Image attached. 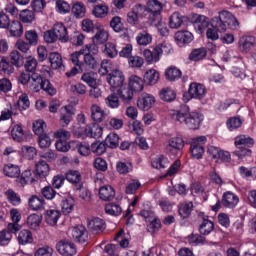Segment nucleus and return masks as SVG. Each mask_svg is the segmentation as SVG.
Returning <instances> with one entry per match:
<instances>
[{
	"mask_svg": "<svg viewBox=\"0 0 256 256\" xmlns=\"http://www.w3.org/2000/svg\"><path fill=\"white\" fill-rule=\"evenodd\" d=\"M171 117L174 121H178V123H182L188 127V129L197 130L201 127V123H203V114L197 111H190L189 106L181 105L180 108L173 113H171Z\"/></svg>",
	"mask_w": 256,
	"mask_h": 256,
	"instance_id": "1",
	"label": "nucleus"
},
{
	"mask_svg": "<svg viewBox=\"0 0 256 256\" xmlns=\"http://www.w3.org/2000/svg\"><path fill=\"white\" fill-rule=\"evenodd\" d=\"M227 25L229 29L233 31L239 29V21L229 11L224 10L220 12L219 15L214 17L211 21V27H215L220 33L227 31Z\"/></svg>",
	"mask_w": 256,
	"mask_h": 256,
	"instance_id": "2",
	"label": "nucleus"
},
{
	"mask_svg": "<svg viewBox=\"0 0 256 256\" xmlns=\"http://www.w3.org/2000/svg\"><path fill=\"white\" fill-rule=\"evenodd\" d=\"M164 53L166 55H168V53H171V46H168L167 44H158L152 50L145 49L143 51V56L146 63H148V65H151V63H158V61H161V56Z\"/></svg>",
	"mask_w": 256,
	"mask_h": 256,
	"instance_id": "3",
	"label": "nucleus"
},
{
	"mask_svg": "<svg viewBox=\"0 0 256 256\" xmlns=\"http://www.w3.org/2000/svg\"><path fill=\"white\" fill-rule=\"evenodd\" d=\"M107 83L110 85L111 91L115 92L125 83V75L120 70H113L110 74L106 77Z\"/></svg>",
	"mask_w": 256,
	"mask_h": 256,
	"instance_id": "4",
	"label": "nucleus"
},
{
	"mask_svg": "<svg viewBox=\"0 0 256 256\" xmlns=\"http://www.w3.org/2000/svg\"><path fill=\"white\" fill-rule=\"evenodd\" d=\"M66 179L69 183H72L74 191H80L87 193V188L83 186L81 181V173L77 170H70L66 173Z\"/></svg>",
	"mask_w": 256,
	"mask_h": 256,
	"instance_id": "5",
	"label": "nucleus"
},
{
	"mask_svg": "<svg viewBox=\"0 0 256 256\" xmlns=\"http://www.w3.org/2000/svg\"><path fill=\"white\" fill-rule=\"evenodd\" d=\"M147 9L150 13L149 18L152 21L159 23L161 21V11L163 9V4L159 0H149L147 2Z\"/></svg>",
	"mask_w": 256,
	"mask_h": 256,
	"instance_id": "6",
	"label": "nucleus"
},
{
	"mask_svg": "<svg viewBox=\"0 0 256 256\" xmlns=\"http://www.w3.org/2000/svg\"><path fill=\"white\" fill-rule=\"evenodd\" d=\"M56 249L60 255L73 256L77 254V248L75 244L67 240H61L56 244Z\"/></svg>",
	"mask_w": 256,
	"mask_h": 256,
	"instance_id": "7",
	"label": "nucleus"
},
{
	"mask_svg": "<svg viewBox=\"0 0 256 256\" xmlns=\"http://www.w3.org/2000/svg\"><path fill=\"white\" fill-rule=\"evenodd\" d=\"M75 115V108L73 106H65L60 109V124L62 127H67Z\"/></svg>",
	"mask_w": 256,
	"mask_h": 256,
	"instance_id": "8",
	"label": "nucleus"
},
{
	"mask_svg": "<svg viewBox=\"0 0 256 256\" xmlns=\"http://www.w3.org/2000/svg\"><path fill=\"white\" fill-rule=\"evenodd\" d=\"M188 93L191 99H203L207 93V89L202 84L192 82L189 86Z\"/></svg>",
	"mask_w": 256,
	"mask_h": 256,
	"instance_id": "9",
	"label": "nucleus"
},
{
	"mask_svg": "<svg viewBox=\"0 0 256 256\" xmlns=\"http://www.w3.org/2000/svg\"><path fill=\"white\" fill-rule=\"evenodd\" d=\"M137 105L139 109H143V111H149V109L155 105V97L151 94L144 93L138 99Z\"/></svg>",
	"mask_w": 256,
	"mask_h": 256,
	"instance_id": "10",
	"label": "nucleus"
},
{
	"mask_svg": "<svg viewBox=\"0 0 256 256\" xmlns=\"http://www.w3.org/2000/svg\"><path fill=\"white\" fill-rule=\"evenodd\" d=\"M52 29L58 41H61V43H67L69 41V34L67 33V27H65L64 23H56Z\"/></svg>",
	"mask_w": 256,
	"mask_h": 256,
	"instance_id": "11",
	"label": "nucleus"
},
{
	"mask_svg": "<svg viewBox=\"0 0 256 256\" xmlns=\"http://www.w3.org/2000/svg\"><path fill=\"white\" fill-rule=\"evenodd\" d=\"M190 21L196 28H198V31H203L209 27V18H207V16L194 14L192 15Z\"/></svg>",
	"mask_w": 256,
	"mask_h": 256,
	"instance_id": "12",
	"label": "nucleus"
},
{
	"mask_svg": "<svg viewBox=\"0 0 256 256\" xmlns=\"http://www.w3.org/2000/svg\"><path fill=\"white\" fill-rule=\"evenodd\" d=\"M255 47V37L253 36H242L239 40V50L242 53H249L250 49Z\"/></svg>",
	"mask_w": 256,
	"mask_h": 256,
	"instance_id": "13",
	"label": "nucleus"
},
{
	"mask_svg": "<svg viewBox=\"0 0 256 256\" xmlns=\"http://www.w3.org/2000/svg\"><path fill=\"white\" fill-rule=\"evenodd\" d=\"M85 133L87 137L99 139L103 136V128L97 123H92L86 126Z\"/></svg>",
	"mask_w": 256,
	"mask_h": 256,
	"instance_id": "14",
	"label": "nucleus"
},
{
	"mask_svg": "<svg viewBox=\"0 0 256 256\" xmlns=\"http://www.w3.org/2000/svg\"><path fill=\"white\" fill-rule=\"evenodd\" d=\"M128 87L131 88L134 93H139L145 87V80H142L141 77L137 75H132L129 77Z\"/></svg>",
	"mask_w": 256,
	"mask_h": 256,
	"instance_id": "15",
	"label": "nucleus"
},
{
	"mask_svg": "<svg viewBox=\"0 0 256 256\" xmlns=\"http://www.w3.org/2000/svg\"><path fill=\"white\" fill-rule=\"evenodd\" d=\"M116 91V95H119V97L124 101V103H129L133 99V90L129 87L128 84H124L123 86H120Z\"/></svg>",
	"mask_w": 256,
	"mask_h": 256,
	"instance_id": "16",
	"label": "nucleus"
},
{
	"mask_svg": "<svg viewBox=\"0 0 256 256\" xmlns=\"http://www.w3.org/2000/svg\"><path fill=\"white\" fill-rule=\"evenodd\" d=\"M183 147H185V142L183 141V138L174 137L168 141L167 151L175 154L177 153V151H181Z\"/></svg>",
	"mask_w": 256,
	"mask_h": 256,
	"instance_id": "17",
	"label": "nucleus"
},
{
	"mask_svg": "<svg viewBox=\"0 0 256 256\" xmlns=\"http://www.w3.org/2000/svg\"><path fill=\"white\" fill-rule=\"evenodd\" d=\"M88 229L92 233H103L105 231V221L101 218H93L88 222Z\"/></svg>",
	"mask_w": 256,
	"mask_h": 256,
	"instance_id": "18",
	"label": "nucleus"
},
{
	"mask_svg": "<svg viewBox=\"0 0 256 256\" xmlns=\"http://www.w3.org/2000/svg\"><path fill=\"white\" fill-rule=\"evenodd\" d=\"M28 205L32 211H41L45 209V200L41 196L33 195L29 199Z\"/></svg>",
	"mask_w": 256,
	"mask_h": 256,
	"instance_id": "19",
	"label": "nucleus"
},
{
	"mask_svg": "<svg viewBox=\"0 0 256 256\" xmlns=\"http://www.w3.org/2000/svg\"><path fill=\"white\" fill-rule=\"evenodd\" d=\"M72 237L77 243L87 242V230L83 226H77L72 229Z\"/></svg>",
	"mask_w": 256,
	"mask_h": 256,
	"instance_id": "20",
	"label": "nucleus"
},
{
	"mask_svg": "<svg viewBox=\"0 0 256 256\" xmlns=\"http://www.w3.org/2000/svg\"><path fill=\"white\" fill-rule=\"evenodd\" d=\"M193 212V202H184L178 206V215L181 219H189Z\"/></svg>",
	"mask_w": 256,
	"mask_h": 256,
	"instance_id": "21",
	"label": "nucleus"
},
{
	"mask_svg": "<svg viewBox=\"0 0 256 256\" xmlns=\"http://www.w3.org/2000/svg\"><path fill=\"white\" fill-rule=\"evenodd\" d=\"M174 37L180 45H189L193 41V33L189 31H178Z\"/></svg>",
	"mask_w": 256,
	"mask_h": 256,
	"instance_id": "22",
	"label": "nucleus"
},
{
	"mask_svg": "<svg viewBox=\"0 0 256 256\" xmlns=\"http://www.w3.org/2000/svg\"><path fill=\"white\" fill-rule=\"evenodd\" d=\"M238 203L239 196L235 195V193H225L222 197V205H224V207L233 209V207H237Z\"/></svg>",
	"mask_w": 256,
	"mask_h": 256,
	"instance_id": "23",
	"label": "nucleus"
},
{
	"mask_svg": "<svg viewBox=\"0 0 256 256\" xmlns=\"http://www.w3.org/2000/svg\"><path fill=\"white\" fill-rule=\"evenodd\" d=\"M43 77H41V74L33 73L31 74L30 78V89L34 91V93H39L41 91V86L43 85Z\"/></svg>",
	"mask_w": 256,
	"mask_h": 256,
	"instance_id": "24",
	"label": "nucleus"
},
{
	"mask_svg": "<svg viewBox=\"0 0 256 256\" xmlns=\"http://www.w3.org/2000/svg\"><path fill=\"white\" fill-rule=\"evenodd\" d=\"M91 119L95 123H101L105 119V111L99 107L97 104H92L90 107Z\"/></svg>",
	"mask_w": 256,
	"mask_h": 256,
	"instance_id": "25",
	"label": "nucleus"
},
{
	"mask_svg": "<svg viewBox=\"0 0 256 256\" xmlns=\"http://www.w3.org/2000/svg\"><path fill=\"white\" fill-rule=\"evenodd\" d=\"M85 57V53L83 52V49L80 51H76L70 55V61L75 65V67H79L80 71H83L85 69V63L81 61Z\"/></svg>",
	"mask_w": 256,
	"mask_h": 256,
	"instance_id": "26",
	"label": "nucleus"
},
{
	"mask_svg": "<svg viewBox=\"0 0 256 256\" xmlns=\"http://www.w3.org/2000/svg\"><path fill=\"white\" fill-rule=\"evenodd\" d=\"M35 171L38 177L45 178L49 175V171H51V168H49V164L47 162H45L44 160H39L35 164Z\"/></svg>",
	"mask_w": 256,
	"mask_h": 256,
	"instance_id": "27",
	"label": "nucleus"
},
{
	"mask_svg": "<svg viewBox=\"0 0 256 256\" xmlns=\"http://www.w3.org/2000/svg\"><path fill=\"white\" fill-rule=\"evenodd\" d=\"M59 217H61V212L58 210H47L45 215V221L48 225H51L52 227H55L57 225V222L59 221Z\"/></svg>",
	"mask_w": 256,
	"mask_h": 256,
	"instance_id": "28",
	"label": "nucleus"
},
{
	"mask_svg": "<svg viewBox=\"0 0 256 256\" xmlns=\"http://www.w3.org/2000/svg\"><path fill=\"white\" fill-rule=\"evenodd\" d=\"M184 15L179 12H174L169 18V25L171 29H179L183 25Z\"/></svg>",
	"mask_w": 256,
	"mask_h": 256,
	"instance_id": "29",
	"label": "nucleus"
},
{
	"mask_svg": "<svg viewBox=\"0 0 256 256\" xmlns=\"http://www.w3.org/2000/svg\"><path fill=\"white\" fill-rule=\"evenodd\" d=\"M7 29H9L11 37H21L23 35V24L17 20H13Z\"/></svg>",
	"mask_w": 256,
	"mask_h": 256,
	"instance_id": "30",
	"label": "nucleus"
},
{
	"mask_svg": "<svg viewBox=\"0 0 256 256\" xmlns=\"http://www.w3.org/2000/svg\"><path fill=\"white\" fill-rule=\"evenodd\" d=\"M48 59L52 69H61L63 67V58L58 52L50 53Z\"/></svg>",
	"mask_w": 256,
	"mask_h": 256,
	"instance_id": "31",
	"label": "nucleus"
},
{
	"mask_svg": "<svg viewBox=\"0 0 256 256\" xmlns=\"http://www.w3.org/2000/svg\"><path fill=\"white\" fill-rule=\"evenodd\" d=\"M17 240L19 245H29L33 243V234L29 230H22L18 233Z\"/></svg>",
	"mask_w": 256,
	"mask_h": 256,
	"instance_id": "32",
	"label": "nucleus"
},
{
	"mask_svg": "<svg viewBox=\"0 0 256 256\" xmlns=\"http://www.w3.org/2000/svg\"><path fill=\"white\" fill-rule=\"evenodd\" d=\"M190 152L193 159H201V157H203V153H205V148L203 147V144L199 142H192Z\"/></svg>",
	"mask_w": 256,
	"mask_h": 256,
	"instance_id": "33",
	"label": "nucleus"
},
{
	"mask_svg": "<svg viewBox=\"0 0 256 256\" xmlns=\"http://www.w3.org/2000/svg\"><path fill=\"white\" fill-rule=\"evenodd\" d=\"M0 71H2V73H6L7 75H11V73L15 72V67L5 56H0Z\"/></svg>",
	"mask_w": 256,
	"mask_h": 256,
	"instance_id": "34",
	"label": "nucleus"
},
{
	"mask_svg": "<svg viewBox=\"0 0 256 256\" xmlns=\"http://www.w3.org/2000/svg\"><path fill=\"white\" fill-rule=\"evenodd\" d=\"M144 81L147 85H157L159 81V72L155 69H150L144 74Z\"/></svg>",
	"mask_w": 256,
	"mask_h": 256,
	"instance_id": "35",
	"label": "nucleus"
},
{
	"mask_svg": "<svg viewBox=\"0 0 256 256\" xmlns=\"http://www.w3.org/2000/svg\"><path fill=\"white\" fill-rule=\"evenodd\" d=\"M205 57H207V49L204 47L193 49L189 54L190 61H201Z\"/></svg>",
	"mask_w": 256,
	"mask_h": 256,
	"instance_id": "36",
	"label": "nucleus"
},
{
	"mask_svg": "<svg viewBox=\"0 0 256 256\" xmlns=\"http://www.w3.org/2000/svg\"><path fill=\"white\" fill-rule=\"evenodd\" d=\"M71 145L76 147L82 157H87L91 153V147L85 142L72 141Z\"/></svg>",
	"mask_w": 256,
	"mask_h": 256,
	"instance_id": "37",
	"label": "nucleus"
},
{
	"mask_svg": "<svg viewBox=\"0 0 256 256\" xmlns=\"http://www.w3.org/2000/svg\"><path fill=\"white\" fill-rule=\"evenodd\" d=\"M181 70L175 66H171L165 71V77L168 81H177V79H181Z\"/></svg>",
	"mask_w": 256,
	"mask_h": 256,
	"instance_id": "38",
	"label": "nucleus"
},
{
	"mask_svg": "<svg viewBox=\"0 0 256 256\" xmlns=\"http://www.w3.org/2000/svg\"><path fill=\"white\" fill-rule=\"evenodd\" d=\"M72 13L76 19H83V17H85V13H87V8H85V4L76 2L72 6Z\"/></svg>",
	"mask_w": 256,
	"mask_h": 256,
	"instance_id": "39",
	"label": "nucleus"
},
{
	"mask_svg": "<svg viewBox=\"0 0 256 256\" xmlns=\"http://www.w3.org/2000/svg\"><path fill=\"white\" fill-rule=\"evenodd\" d=\"M136 41H137L138 45L147 47V45H151V43L153 41V36H151V34H149V32H147V31H142L136 37Z\"/></svg>",
	"mask_w": 256,
	"mask_h": 256,
	"instance_id": "40",
	"label": "nucleus"
},
{
	"mask_svg": "<svg viewBox=\"0 0 256 256\" xmlns=\"http://www.w3.org/2000/svg\"><path fill=\"white\" fill-rule=\"evenodd\" d=\"M255 141L251 137L240 135L235 138L236 147H253Z\"/></svg>",
	"mask_w": 256,
	"mask_h": 256,
	"instance_id": "41",
	"label": "nucleus"
},
{
	"mask_svg": "<svg viewBox=\"0 0 256 256\" xmlns=\"http://www.w3.org/2000/svg\"><path fill=\"white\" fill-rule=\"evenodd\" d=\"M120 103L119 96L115 92L105 98V105L109 107V109H118Z\"/></svg>",
	"mask_w": 256,
	"mask_h": 256,
	"instance_id": "42",
	"label": "nucleus"
},
{
	"mask_svg": "<svg viewBox=\"0 0 256 256\" xmlns=\"http://www.w3.org/2000/svg\"><path fill=\"white\" fill-rule=\"evenodd\" d=\"M105 213L111 215L112 217H119L123 213V209L119 204L109 203L105 206Z\"/></svg>",
	"mask_w": 256,
	"mask_h": 256,
	"instance_id": "43",
	"label": "nucleus"
},
{
	"mask_svg": "<svg viewBox=\"0 0 256 256\" xmlns=\"http://www.w3.org/2000/svg\"><path fill=\"white\" fill-rule=\"evenodd\" d=\"M119 141V134L112 132L106 137L105 145H107V147H109L110 149H117V147H119Z\"/></svg>",
	"mask_w": 256,
	"mask_h": 256,
	"instance_id": "44",
	"label": "nucleus"
},
{
	"mask_svg": "<svg viewBox=\"0 0 256 256\" xmlns=\"http://www.w3.org/2000/svg\"><path fill=\"white\" fill-rule=\"evenodd\" d=\"M3 171L6 177H19V175H21L19 166L13 164L5 165Z\"/></svg>",
	"mask_w": 256,
	"mask_h": 256,
	"instance_id": "45",
	"label": "nucleus"
},
{
	"mask_svg": "<svg viewBox=\"0 0 256 256\" xmlns=\"http://www.w3.org/2000/svg\"><path fill=\"white\" fill-rule=\"evenodd\" d=\"M176 97L177 94H175V91L171 88H164L160 91V99H162V101L171 103V101H175Z\"/></svg>",
	"mask_w": 256,
	"mask_h": 256,
	"instance_id": "46",
	"label": "nucleus"
},
{
	"mask_svg": "<svg viewBox=\"0 0 256 256\" xmlns=\"http://www.w3.org/2000/svg\"><path fill=\"white\" fill-rule=\"evenodd\" d=\"M109 39V34L105 30H98L94 37L92 38L93 43L96 45H103V43H107Z\"/></svg>",
	"mask_w": 256,
	"mask_h": 256,
	"instance_id": "47",
	"label": "nucleus"
},
{
	"mask_svg": "<svg viewBox=\"0 0 256 256\" xmlns=\"http://www.w3.org/2000/svg\"><path fill=\"white\" fill-rule=\"evenodd\" d=\"M147 221V231L149 233H157L159 229H161V220H159L157 217L150 218Z\"/></svg>",
	"mask_w": 256,
	"mask_h": 256,
	"instance_id": "48",
	"label": "nucleus"
},
{
	"mask_svg": "<svg viewBox=\"0 0 256 256\" xmlns=\"http://www.w3.org/2000/svg\"><path fill=\"white\" fill-rule=\"evenodd\" d=\"M142 9H143V6L138 5L133 9V11L128 13L127 22L130 25H135L137 21H139V11H141Z\"/></svg>",
	"mask_w": 256,
	"mask_h": 256,
	"instance_id": "49",
	"label": "nucleus"
},
{
	"mask_svg": "<svg viewBox=\"0 0 256 256\" xmlns=\"http://www.w3.org/2000/svg\"><path fill=\"white\" fill-rule=\"evenodd\" d=\"M152 167L154 169H167L169 167V160L165 156H160L152 160Z\"/></svg>",
	"mask_w": 256,
	"mask_h": 256,
	"instance_id": "50",
	"label": "nucleus"
},
{
	"mask_svg": "<svg viewBox=\"0 0 256 256\" xmlns=\"http://www.w3.org/2000/svg\"><path fill=\"white\" fill-rule=\"evenodd\" d=\"M215 228V225L211 220L209 219H204L202 224L200 225L199 232L201 235H209L211 231Z\"/></svg>",
	"mask_w": 256,
	"mask_h": 256,
	"instance_id": "51",
	"label": "nucleus"
},
{
	"mask_svg": "<svg viewBox=\"0 0 256 256\" xmlns=\"http://www.w3.org/2000/svg\"><path fill=\"white\" fill-rule=\"evenodd\" d=\"M110 27L115 31V33H121V31H124L125 26L123 25V22L121 21V17L114 16L110 21Z\"/></svg>",
	"mask_w": 256,
	"mask_h": 256,
	"instance_id": "52",
	"label": "nucleus"
},
{
	"mask_svg": "<svg viewBox=\"0 0 256 256\" xmlns=\"http://www.w3.org/2000/svg\"><path fill=\"white\" fill-rule=\"evenodd\" d=\"M10 65L12 67L15 65V67H21L23 65V56L19 51L15 50L10 53Z\"/></svg>",
	"mask_w": 256,
	"mask_h": 256,
	"instance_id": "53",
	"label": "nucleus"
},
{
	"mask_svg": "<svg viewBox=\"0 0 256 256\" xmlns=\"http://www.w3.org/2000/svg\"><path fill=\"white\" fill-rule=\"evenodd\" d=\"M83 63L84 66L86 65V67H88V69H97V67H99V63H97V58L89 54H84Z\"/></svg>",
	"mask_w": 256,
	"mask_h": 256,
	"instance_id": "54",
	"label": "nucleus"
},
{
	"mask_svg": "<svg viewBox=\"0 0 256 256\" xmlns=\"http://www.w3.org/2000/svg\"><path fill=\"white\" fill-rule=\"evenodd\" d=\"M81 81L87 83L89 87H95L97 85V79L95 78V73L86 72L81 76Z\"/></svg>",
	"mask_w": 256,
	"mask_h": 256,
	"instance_id": "55",
	"label": "nucleus"
},
{
	"mask_svg": "<svg viewBox=\"0 0 256 256\" xmlns=\"http://www.w3.org/2000/svg\"><path fill=\"white\" fill-rule=\"evenodd\" d=\"M24 68L26 73H31V75H33V73L37 71V59L28 57L24 64Z\"/></svg>",
	"mask_w": 256,
	"mask_h": 256,
	"instance_id": "56",
	"label": "nucleus"
},
{
	"mask_svg": "<svg viewBox=\"0 0 256 256\" xmlns=\"http://www.w3.org/2000/svg\"><path fill=\"white\" fill-rule=\"evenodd\" d=\"M69 90L73 95H85V93H87V86L83 83L72 84Z\"/></svg>",
	"mask_w": 256,
	"mask_h": 256,
	"instance_id": "57",
	"label": "nucleus"
},
{
	"mask_svg": "<svg viewBox=\"0 0 256 256\" xmlns=\"http://www.w3.org/2000/svg\"><path fill=\"white\" fill-rule=\"evenodd\" d=\"M27 225L30 229H37L41 225V216L37 214H31L27 218Z\"/></svg>",
	"mask_w": 256,
	"mask_h": 256,
	"instance_id": "58",
	"label": "nucleus"
},
{
	"mask_svg": "<svg viewBox=\"0 0 256 256\" xmlns=\"http://www.w3.org/2000/svg\"><path fill=\"white\" fill-rule=\"evenodd\" d=\"M11 135L14 141L21 143L23 141V136L25 135L23 132V127L20 125H15L12 129Z\"/></svg>",
	"mask_w": 256,
	"mask_h": 256,
	"instance_id": "59",
	"label": "nucleus"
},
{
	"mask_svg": "<svg viewBox=\"0 0 256 256\" xmlns=\"http://www.w3.org/2000/svg\"><path fill=\"white\" fill-rule=\"evenodd\" d=\"M187 241L192 247H197V245H203L205 243V238L199 234H191L188 236Z\"/></svg>",
	"mask_w": 256,
	"mask_h": 256,
	"instance_id": "60",
	"label": "nucleus"
},
{
	"mask_svg": "<svg viewBox=\"0 0 256 256\" xmlns=\"http://www.w3.org/2000/svg\"><path fill=\"white\" fill-rule=\"evenodd\" d=\"M74 205L75 201L71 197H68L64 201H62V212L64 213V215H69V213L73 211Z\"/></svg>",
	"mask_w": 256,
	"mask_h": 256,
	"instance_id": "61",
	"label": "nucleus"
},
{
	"mask_svg": "<svg viewBox=\"0 0 256 256\" xmlns=\"http://www.w3.org/2000/svg\"><path fill=\"white\" fill-rule=\"evenodd\" d=\"M91 151L96 155H103V153L107 151V144L103 142H94L91 145Z\"/></svg>",
	"mask_w": 256,
	"mask_h": 256,
	"instance_id": "62",
	"label": "nucleus"
},
{
	"mask_svg": "<svg viewBox=\"0 0 256 256\" xmlns=\"http://www.w3.org/2000/svg\"><path fill=\"white\" fill-rule=\"evenodd\" d=\"M109 13V8L106 5H97L93 9V15L97 18L102 19Z\"/></svg>",
	"mask_w": 256,
	"mask_h": 256,
	"instance_id": "63",
	"label": "nucleus"
},
{
	"mask_svg": "<svg viewBox=\"0 0 256 256\" xmlns=\"http://www.w3.org/2000/svg\"><path fill=\"white\" fill-rule=\"evenodd\" d=\"M34 256H53V248L49 246L40 247L35 251Z\"/></svg>",
	"mask_w": 256,
	"mask_h": 256,
	"instance_id": "64",
	"label": "nucleus"
}]
</instances>
